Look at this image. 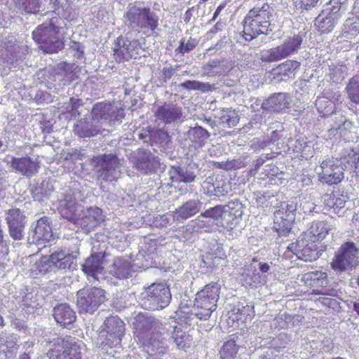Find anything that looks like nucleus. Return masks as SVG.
Wrapping results in <instances>:
<instances>
[{
	"label": "nucleus",
	"mask_w": 359,
	"mask_h": 359,
	"mask_svg": "<svg viewBox=\"0 0 359 359\" xmlns=\"http://www.w3.org/2000/svg\"><path fill=\"white\" fill-rule=\"evenodd\" d=\"M170 338L179 350L187 351L191 346L192 338L191 335L183 330L180 326L175 325L172 327Z\"/></svg>",
	"instance_id": "nucleus-39"
},
{
	"label": "nucleus",
	"mask_w": 359,
	"mask_h": 359,
	"mask_svg": "<svg viewBox=\"0 0 359 359\" xmlns=\"http://www.w3.org/2000/svg\"><path fill=\"white\" fill-rule=\"evenodd\" d=\"M53 190L52 184L48 182L43 181L40 185H37L32 189V195L35 201H41L43 198L48 197Z\"/></svg>",
	"instance_id": "nucleus-53"
},
{
	"label": "nucleus",
	"mask_w": 359,
	"mask_h": 359,
	"mask_svg": "<svg viewBox=\"0 0 359 359\" xmlns=\"http://www.w3.org/2000/svg\"><path fill=\"white\" fill-rule=\"evenodd\" d=\"M105 251L93 252L90 257L82 264V271L88 277L98 280L99 275H102Z\"/></svg>",
	"instance_id": "nucleus-27"
},
{
	"label": "nucleus",
	"mask_w": 359,
	"mask_h": 359,
	"mask_svg": "<svg viewBox=\"0 0 359 359\" xmlns=\"http://www.w3.org/2000/svg\"><path fill=\"white\" fill-rule=\"evenodd\" d=\"M210 135V133L207 129L197 123L194 126L189 127L187 132V140L189 141L188 155L193 152V154H191L192 158L194 156L198 155L199 150L207 144Z\"/></svg>",
	"instance_id": "nucleus-22"
},
{
	"label": "nucleus",
	"mask_w": 359,
	"mask_h": 359,
	"mask_svg": "<svg viewBox=\"0 0 359 359\" xmlns=\"http://www.w3.org/2000/svg\"><path fill=\"white\" fill-rule=\"evenodd\" d=\"M203 194L208 196L222 197L227 195L231 188L222 175L210 176L202 184Z\"/></svg>",
	"instance_id": "nucleus-24"
},
{
	"label": "nucleus",
	"mask_w": 359,
	"mask_h": 359,
	"mask_svg": "<svg viewBox=\"0 0 359 359\" xmlns=\"http://www.w3.org/2000/svg\"><path fill=\"white\" fill-rule=\"evenodd\" d=\"M348 97L355 104L359 102V71L352 77L346 88Z\"/></svg>",
	"instance_id": "nucleus-51"
},
{
	"label": "nucleus",
	"mask_w": 359,
	"mask_h": 359,
	"mask_svg": "<svg viewBox=\"0 0 359 359\" xmlns=\"http://www.w3.org/2000/svg\"><path fill=\"white\" fill-rule=\"evenodd\" d=\"M48 359H83L81 344L76 338L65 336L45 339Z\"/></svg>",
	"instance_id": "nucleus-4"
},
{
	"label": "nucleus",
	"mask_w": 359,
	"mask_h": 359,
	"mask_svg": "<svg viewBox=\"0 0 359 359\" xmlns=\"http://www.w3.org/2000/svg\"><path fill=\"white\" fill-rule=\"evenodd\" d=\"M344 154H346L347 160L349 161V165H347V168L353 169V172L356 174H359V149L358 151H354L352 149H345L343 151Z\"/></svg>",
	"instance_id": "nucleus-61"
},
{
	"label": "nucleus",
	"mask_w": 359,
	"mask_h": 359,
	"mask_svg": "<svg viewBox=\"0 0 359 359\" xmlns=\"http://www.w3.org/2000/svg\"><path fill=\"white\" fill-rule=\"evenodd\" d=\"M11 168L17 173L30 178L36 175L40 168V162L28 156L22 157H11Z\"/></svg>",
	"instance_id": "nucleus-23"
},
{
	"label": "nucleus",
	"mask_w": 359,
	"mask_h": 359,
	"mask_svg": "<svg viewBox=\"0 0 359 359\" xmlns=\"http://www.w3.org/2000/svg\"><path fill=\"white\" fill-rule=\"evenodd\" d=\"M299 67V62L287 60L271 70V81L279 83L293 79Z\"/></svg>",
	"instance_id": "nucleus-29"
},
{
	"label": "nucleus",
	"mask_w": 359,
	"mask_h": 359,
	"mask_svg": "<svg viewBox=\"0 0 359 359\" xmlns=\"http://www.w3.org/2000/svg\"><path fill=\"white\" fill-rule=\"evenodd\" d=\"M295 153H299L303 157L311 156L313 152V144L311 142H308L304 138H299L296 140L293 147Z\"/></svg>",
	"instance_id": "nucleus-52"
},
{
	"label": "nucleus",
	"mask_w": 359,
	"mask_h": 359,
	"mask_svg": "<svg viewBox=\"0 0 359 359\" xmlns=\"http://www.w3.org/2000/svg\"><path fill=\"white\" fill-rule=\"evenodd\" d=\"M35 116L43 134H50L53 131V125L55 121L53 118H48L46 114L43 113L37 114Z\"/></svg>",
	"instance_id": "nucleus-57"
},
{
	"label": "nucleus",
	"mask_w": 359,
	"mask_h": 359,
	"mask_svg": "<svg viewBox=\"0 0 359 359\" xmlns=\"http://www.w3.org/2000/svg\"><path fill=\"white\" fill-rule=\"evenodd\" d=\"M100 337H105L104 344L112 347L118 345L125 333V323L116 316L107 317L101 326Z\"/></svg>",
	"instance_id": "nucleus-15"
},
{
	"label": "nucleus",
	"mask_w": 359,
	"mask_h": 359,
	"mask_svg": "<svg viewBox=\"0 0 359 359\" xmlns=\"http://www.w3.org/2000/svg\"><path fill=\"white\" fill-rule=\"evenodd\" d=\"M171 299L170 290L166 283H153L148 287H144L139 303L145 309L161 310L169 305Z\"/></svg>",
	"instance_id": "nucleus-7"
},
{
	"label": "nucleus",
	"mask_w": 359,
	"mask_h": 359,
	"mask_svg": "<svg viewBox=\"0 0 359 359\" xmlns=\"http://www.w3.org/2000/svg\"><path fill=\"white\" fill-rule=\"evenodd\" d=\"M343 36L347 39H353L359 34V20L355 18H347L342 28Z\"/></svg>",
	"instance_id": "nucleus-47"
},
{
	"label": "nucleus",
	"mask_w": 359,
	"mask_h": 359,
	"mask_svg": "<svg viewBox=\"0 0 359 359\" xmlns=\"http://www.w3.org/2000/svg\"><path fill=\"white\" fill-rule=\"evenodd\" d=\"M329 228L326 222L323 221H314L310 228L302 235L306 238L317 242L323 240L328 233Z\"/></svg>",
	"instance_id": "nucleus-40"
},
{
	"label": "nucleus",
	"mask_w": 359,
	"mask_h": 359,
	"mask_svg": "<svg viewBox=\"0 0 359 359\" xmlns=\"http://www.w3.org/2000/svg\"><path fill=\"white\" fill-rule=\"evenodd\" d=\"M111 103L98 102L95 104L91 111L92 118L97 122L105 123L109 116Z\"/></svg>",
	"instance_id": "nucleus-48"
},
{
	"label": "nucleus",
	"mask_w": 359,
	"mask_h": 359,
	"mask_svg": "<svg viewBox=\"0 0 359 359\" xmlns=\"http://www.w3.org/2000/svg\"><path fill=\"white\" fill-rule=\"evenodd\" d=\"M341 95L339 91L333 92L325 90L322 96L317 98L315 105L322 116L332 114L336 109V103L339 100Z\"/></svg>",
	"instance_id": "nucleus-28"
},
{
	"label": "nucleus",
	"mask_w": 359,
	"mask_h": 359,
	"mask_svg": "<svg viewBox=\"0 0 359 359\" xmlns=\"http://www.w3.org/2000/svg\"><path fill=\"white\" fill-rule=\"evenodd\" d=\"M358 250L353 242H345L335 252L331 262L332 269L341 273L351 270L356 263Z\"/></svg>",
	"instance_id": "nucleus-12"
},
{
	"label": "nucleus",
	"mask_w": 359,
	"mask_h": 359,
	"mask_svg": "<svg viewBox=\"0 0 359 359\" xmlns=\"http://www.w3.org/2000/svg\"><path fill=\"white\" fill-rule=\"evenodd\" d=\"M242 280L246 285L257 287L265 283V277L257 271L256 266L252 264L245 265L241 272Z\"/></svg>",
	"instance_id": "nucleus-37"
},
{
	"label": "nucleus",
	"mask_w": 359,
	"mask_h": 359,
	"mask_svg": "<svg viewBox=\"0 0 359 359\" xmlns=\"http://www.w3.org/2000/svg\"><path fill=\"white\" fill-rule=\"evenodd\" d=\"M287 249L297 256L299 259L305 262H312L319 257V251L316 242L310 241L301 236L296 243L288 245Z\"/></svg>",
	"instance_id": "nucleus-21"
},
{
	"label": "nucleus",
	"mask_w": 359,
	"mask_h": 359,
	"mask_svg": "<svg viewBox=\"0 0 359 359\" xmlns=\"http://www.w3.org/2000/svg\"><path fill=\"white\" fill-rule=\"evenodd\" d=\"M220 60H210L202 66V72L203 76H212L221 73Z\"/></svg>",
	"instance_id": "nucleus-59"
},
{
	"label": "nucleus",
	"mask_w": 359,
	"mask_h": 359,
	"mask_svg": "<svg viewBox=\"0 0 359 359\" xmlns=\"http://www.w3.org/2000/svg\"><path fill=\"white\" fill-rule=\"evenodd\" d=\"M298 203V198L294 197L276 205L273 212V229L278 236H285L291 231Z\"/></svg>",
	"instance_id": "nucleus-9"
},
{
	"label": "nucleus",
	"mask_w": 359,
	"mask_h": 359,
	"mask_svg": "<svg viewBox=\"0 0 359 359\" xmlns=\"http://www.w3.org/2000/svg\"><path fill=\"white\" fill-rule=\"evenodd\" d=\"M41 4V0H17L18 8L27 14L39 13Z\"/></svg>",
	"instance_id": "nucleus-50"
},
{
	"label": "nucleus",
	"mask_w": 359,
	"mask_h": 359,
	"mask_svg": "<svg viewBox=\"0 0 359 359\" xmlns=\"http://www.w3.org/2000/svg\"><path fill=\"white\" fill-rule=\"evenodd\" d=\"M105 291L97 287L79 290L76 293V306L79 313H93L107 298Z\"/></svg>",
	"instance_id": "nucleus-11"
},
{
	"label": "nucleus",
	"mask_w": 359,
	"mask_h": 359,
	"mask_svg": "<svg viewBox=\"0 0 359 359\" xmlns=\"http://www.w3.org/2000/svg\"><path fill=\"white\" fill-rule=\"evenodd\" d=\"M130 161L135 168L144 174L154 172L160 167L159 158L149 149L142 148L131 155Z\"/></svg>",
	"instance_id": "nucleus-20"
},
{
	"label": "nucleus",
	"mask_w": 359,
	"mask_h": 359,
	"mask_svg": "<svg viewBox=\"0 0 359 359\" xmlns=\"http://www.w3.org/2000/svg\"><path fill=\"white\" fill-rule=\"evenodd\" d=\"M302 281L311 287H325L328 284L326 273L315 271L303 274Z\"/></svg>",
	"instance_id": "nucleus-42"
},
{
	"label": "nucleus",
	"mask_w": 359,
	"mask_h": 359,
	"mask_svg": "<svg viewBox=\"0 0 359 359\" xmlns=\"http://www.w3.org/2000/svg\"><path fill=\"white\" fill-rule=\"evenodd\" d=\"M81 200V191L76 189H69L65 193L62 198L59 200L57 206V210L61 217L74 223L81 208L79 203Z\"/></svg>",
	"instance_id": "nucleus-14"
},
{
	"label": "nucleus",
	"mask_w": 359,
	"mask_h": 359,
	"mask_svg": "<svg viewBox=\"0 0 359 359\" xmlns=\"http://www.w3.org/2000/svg\"><path fill=\"white\" fill-rule=\"evenodd\" d=\"M259 58L262 62L265 63L273 62L283 59L278 46L267 50H262L259 53Z\"/></svg>",
	"instance_id": "nucleus-56"
},
{
	"label": "nucleus",
	"mask_w": 359,
	"mask_h": 359,
	"mask_svg": "<svg viewBox=\"0 0 359 359\" xmlns=\"http://www.w3.org/2000/svg\"><path fill=\"white\" fill-rule=\"evenodd\" d=\"M163 334H156L148 337L143 343L144 351L150 356H162L168 351L166 340Z\"/></svg>",
	"instance_id": "nucleus-32"
},
{
	"label": "nucleus",
	"mask_w": 359,
	"mask_h": 359,
	"mask_svg": "<svg viewBox=\"0 0 359 359\" xmlns=\"http://www.w3.org/2000/svg\"><path fill=\"white\" fill-rule=\"evenodd\" d=\"M142 46L137 39H130L128 36H120L113 47L114 59L118 62L136 58L140 53Z\"/></svg>",
	"instance_id": "nucleus-16"
},
{
	"label": "nucleus",
	"mask_w": 359,
	"mask_h": 359,
	"mask_svg": "<svg viewBox=\"0 0 359 359\" xmlns=\"http://www.w3.org/2000/svg\"><path fill=\"white\" fill-rule=\"evenodd\" d=\"M123 161L115 154H104L93 156L90 165L99 180L111 182L119 177Z\"/></svg>",
	"instance_id": "nucleus-8"
},
{
	"label": "nucleus",
	"mask_w": 359,
	"mask_h": 359,
	"mask_svg": "<svg viewBox=\"0 0 359 359\" xmlns=\"http://www.w3.org/2000/svg\"><path fill=\"white\" fill-rule=\"evenodd\" d=\"M254 313V306L252 303L243 299L233 305L231 311L228 312L229 318L233 322L242 321L245 323L250 319Z\"/></svg>",
	"instance_id": "nucleus-36"
},
{
	"label": "nucleus",
	"mask_w": 359,
	"mask_h": 359,
	"mask_svg": "<svg viewBox=\"0 0 359 359\" xmlns=\"http://www.w3.org/2000/svg\"><path fill=\"white\" fill-rule=\"evenodd\" d=\"M74 132L80 137H90L100 133V130L86 118L81 119L74 125Z\"/></svg>",
	"instance_id": "nucleus-41"
},
{
	"label": "nucleus",
	"mask_w": 359,
	"mask_h": 359,
	"mask_svg": "<svg viewBox=\"0 0 359 359\" xmlns=\"http://www.w3.org/2000/svg\"><path fill=\"white\" fill-rule=\"evenodd\" d=\"M46 16V20L32 32V38L44 52L57 53L64 46L58 36L63 20L55 12L47 13Z\"/></svg>",
	"instance_id": "nucleus-1"
},
{
	"label": "nucleus",
	"mask_w": 359,
	"mask_h": 359,
	"mask_svg": "<svg viewBox=\"0 0 359 359\" xmlns=\"http://www.w3.org/2000/svg\"><path fill=\"white\" fill-rule=\"evenodd\" d=\"M273 9L269 4L250 9L243 22V33L247 41H251L261 34H268L272 31L271 18Z\"/></svg>",
	"instance_id": "nucleus-2"
},
{
	"label": "nucleus",
	"mask_w": 359,
	"mask_h": 359,
	"mask_svg": "<svg viewBox=\"0 0 359 359\" xmlns=\"http://www.w3.org/2000/svg\"><path fill=\"white\" fill-rule=\"evenodd\" d=\"M66 104L65 110H63L62 113L65 118L72 119L81 115L83 106L82 100L76 97H70L69 102Z\"/></svg>",
	"instance_id": "nucleus-44"
},
{
	"label": "nucleus",
	"mask_w": 359,
	"mask_h": 359,
	"mask_svg": "<svg viewBox=\"0 0 359 359\" xmlns=\"http://www.w3.org/2000/svg\"><path fill=\"white\" fill-rule=\"evenodd\" d=\"M352 128V123L341 116L339 121L335 122L334 125L329 130L330 135H335L339 133L341 137L345 136L346 132Z\"/></svg>",
	"instance_id": "nucleus-55"
},
{
	"label": "nucleus",
	"mask_w": 359,
	"mask_h": 359,
	"mask_svg": "<svg viewBox=\"0 0 359 359\" xmlns=\"http://www.w3.org/2000/svg\"><path fill=\"white\" fill-rule=\"evenodd\" d=\"M155 116L165 124L182 123L185 118L182 108L172 102H165L158 107L155 111Z\"/></svg>",
	"instance_id": "nucleus-25"
},
{
	"label": "nucleus",
	"mask_w": 359,
	"mask_h": 359,
	"mask_svg": "<svg viewBox=\"0 0 359 359\" xmlns=\"http://www.w3.org/2000/svg\"><path fill=\"white\" fill-rule=\"evenodd\" d=\"M280 154V152H273L271 154H266L259 156L256 160L253 161V162L252 163V168L249 170L250 175H255L259 170V168L262 165H263V164L266 162V160L272 159Z\"/></svg>",
	"instance_id": "nucleus-62"
},
{
	"label": "nucleus",
	"mask_w": 359,
	"mask_h": 359,
	"mask_svg": "<svg viewBox=\"0 0 359 359\" xmlns=\"http://www.w3.org/2000/svg\"><path fill=\"white\" fill-rule=\"evenodd\" d=\"M53 316L55 322L62 327H68L76 320V311L67 303H61L54 306Z\"/></svg>",
	"instance_id": "nucleus-31"
},
{
	"label": "nucleus",
	"mask_w": 359,
	"mask_h": 359,
	"mask_svg": "<svg viewBox=\"0 0 359 359\" xmlns=\"http://www.w3.org/2000/svg\"><path fill=\"white\" fill-rule=\"evenodd\" d=\"M149 144L156 151L169 154L172 152V142L168 133L152 127Z\"/></svg>",
	"instance_id": "nucleus-30"
},
{
	"label": "nucleus",
	"mask_w": 359,
	"mask_h": 359,
	"mask_svg": "<svg viewBox=\"0 0 359 359\" xmlns=\"http://www.w3.org/2000/svg\"><path fill=\"white\" fill-rule=\"evenodd\" d=\"M78 66L74 63L62 62L53 69L52 79L59 86H67L78 78Z\"/></svg>",
	"instance_id": "nucleus-26"
},
{
	"label": "nucleus",
	"mask_w": 359,
	"mask_h": 359,
	"mask_svg": "<svg viewBox=\"0 0 359 359\" xmlns=\"http://www.w3.org/2000/svg\"><path fill=\"white\" fill-rule=\"evenodd\" d=\"M133 325L137 334L142 338L144 334L148 337L149 335L163 334L169 330L168 324H163L160 320L148 313H140L137 315Z\"/></svg>",
	"instance_id": "nucleus-13"
},
{
	"label": "nucleus",
	"mask_w": 359,
	"mask_h": 359,
	"mask_svg": "<svg viewBox=\"0 0 359 359\" xmlns=\"http://www.w3.org/2000/svg\"><path fill=\"white\" fill-rule=\"evenodd\" d=\"M228 208L227 211L230 216L235 219L241 218L243 214V206L239 200L231 201L226 205Z\"/></svg>",
	"instance_id": "nucleus-63"
},
{
	"label": "nucleus",
	"mask_w": 359,
	"mask_h": 359,
	"mask_svg": "<svg viewBox=\"0 0 359 359\" xmlns=\"http://www.w3.org/2000/svg\"><path fill=\"white\" fill-rule=\"evenodd\" d=\"M347 75V67L346 65H335L330 67L329 76L336 83L342 81Z\"/></svg>",
	"instance_id": "nucleus-58"
},
{
	"label": "nucleus",
	"mask_w": 359,
	"mask_h": 359,
	"mask_svg": "<svg viewBox=\"0 0 359 359\" xmlns=\"http://www.w3.org/2000/svg\"><path fill=\"white\" fill-rule=\"evenodd\" d=\"M5 220L8 226L9 236L15 241L23 240L27 223L24 212L18 208L10 209L6 212Z\"/></svg>",
	"instance_id": "nucleus-19"
},
{
	"label": "nucleus",
	"mask_w": 359,
	"mask_h": 359,
	"mask_svg": "<svg viewBox=\"0 0 359 359\" xmlns=\"http://www.w3.org/2000/svg\"><path fill=\"white\" fill-rule=\"evenodd\" d=\"M225 206L218 205L213 208H210L205 211L201 212V217L205 218H210L213 220H217L222 217L223 213L226 211L224 210Z\"/></svg>",
	"instance_id": "nucleus-64"
},
{
	"label": "nucleus",
	"mask_w": 359,
	"mask_h": 359,
	"mask_svg": "<svg viewBox=\"0 0 359 359\" xmlns=\"http://www.w3.org/2000/svg\"><path fill=\"white\" fill-rule=\"evenodd\" d=\"M219 122L224 127L232 128L239 122L238 112L231 108L223 109L219 116Z\"/></svg>",
	"instance_id": "nucleus-45"
},
{
	"label": "nucleus",
	"mask_w": 359,
	"mask_h": 359,
	"mask_svg": "<svg viewBox=\"0 0 359 359\" xmlns=\"http://www.w3.org/2000/svg\"><path fill=\"white\" fill-rule=\"evenodd\" d=\"M123 18L126 26L138 33L140 30L154 32L158 26L159 16L149 7L130 6Z\"/></svg>",
	"instance_id": "nucleus-6"
},
{
	"label": "nucleus",
	"mask_w": 359,
	"mask_h": 359,
	"mask_svg": "<svg viewBox=\"0 0 359 359\" xmlns=\"http://www.w3.org/2000/svg\"><path fill=\"white\" fill-rule=\"evenodd\" d=\"M290 96L284 93H274L263 102L262 108L272 112H280L289 108Z\"/></svg>",
	"instance_id": "nucleus-34"
},
{
	"label": "nucleus",
	"mask_w": 359,
	"mask_h": 359,
	"mask_svg": "<svg viewBox=\"0 0 359 359\" xmlns=\"http://www.w3.org/2000/svg\"><path fill=\"white\" fill-rule=\"evenodd\" d=\"M203 208V203L199 199H191L184 203L180 207L174 212L175 219L177 222L186 220Z\"/></svg>",
	"instance_id": "nucleus-35"
},
{
	"label": "nucleus",
	"mask_w": 359,
	"mask_h": 359,
	"mask_svg": "<svg viewBox=\"0 0 359 359\" xmlns=\"http://www.w3.org/2000/svg\"><path fill=\"white\" fill-rule=\"evenodd\" d=\"M290 341V337L287 334L280 333L277 337L271 339L270 342L268 343L269 346L267 350L276 349L280 351L285 348Z\"/></svg>",
	"instance_id": "nucleus-60"
},
{
	"label": "nucleus",
	"mask_w": 359,
	"mask_h": 359,
	"mask_svg": "<svg viewBox=\"0 0 359 359\" xmlns=\"http://www.w3.org/2000/svg\"><path fill=\"white\" fill-rule=\"evenodd\" d=\"M79 250L77 246L74 249H58L50 255L42 256L37 263L41 273L68 269L74 271L78 266L77 259Z\"/></svg>",
	"instance_id": "nucleus-3"
},
{
	"label": "nucleus",
	"mask_w": 359,
	"mask_h": 359,
	"mask_svg": "<svg viewBox=\"0 0 359 359\" xmlns=\"http://www.w3.org/2000/svg\"><path fill=\"white\" fill-rule=\"evenodd\" d=\"M238 346L234 340H229L226 341L220 351L221 359H239L238 355Z\"/></svg>",
	"instance_id": "nucleus-49"
},
{
	"label": "nucleus",
	"mask_w": 359,
	"mask_h": 359,
	"mask_svg": "<svg viewBox=\"0 0 359 359\" xmlns=\"http://www.w3.org/2000/svg\"><path fill=\"white\" fill-rule=\"evenodd\" d=\"M132 271L130 262L124 258L115 259L114 263L109 267V273L119 279L128 278L131 276Z\"/></svg>",
	"instance_id": "nucleus-38"
},
{
	"label": "nucleus",
	"mask_w": 359,
	"mask_h": 359,
	"mask_svg": "<svg viewBox=\"0 0 359 359\" xmlns=\"http://www.w3.org/2000/svg\"><path fill=\"white\" fill-rule=\"evenodd\" d=\"M303 39L301 35H294L288 38L283 43L278 46L283 58L296 53L300 48Z\"/></svg>",
	"instance_id": "nucleus-43"
},
{
	"label": "nucleus",
	"mask_w": 359,
	"mask_h": 359,
	"mask_svg": "<svg viewBox=\"0 0 359 359\" xmlns=\"http://www.w3.org/2000/svg\"><path fill=\"white\" fill-rule=\"evenodd\" d=\"M349 165L346 154L343 151L339 158L327 159L320 165L321 172H319L320 180L328 184H337L344 179V171Z\"/></svg>",
	"instance_id": "nucleus-10"
},
{
	"label": "nucleus",
	"mask_w": 359,
	"mask_h": 359,
	"mask_svg": "<svg viewBox=\"0 0 359 359\" xmlns=\"http://www.w3.org/2000/svg\"><path fill=\"white\" fill-rule=\"evenodd\" d=\"M51 224V219L46 216L32 223L28 232V242L37 245H45L50 242L53 238Z\"/></svg>",
	"instance_id": "nucleus-17"
},
{
	"label": "nucleus",
	"mask_w": 359,
	"mask_h": 359,
	"mask_svg": "<svg viewBox=\"0 0 359 359\" xmlns=\"http://www.w3.org/2000/svg\"><path fill=\"white\" fill-rule=\"evenodd\" d=\"M28 52L29 48L27 45L8 42L6 43L2 57L8 64H13L25 60Z\"/></svg>",
	"instance_id": "nucleus-33"
},
{
	"label": "nucleus",
	"mask_w": 359,
	"mask_h": 359,
	"mask_svg": "<svg viewBox=\"0 0 359 359\" xmlns=\"http://www.w3.org/2000/svg\"><path fill=\"white\" fill-rule=\"evenodd\" d=\"M104 220L102 209L98 207H90L82 212L81 217H76L74 224L85 233H89Z\"/></svg>",
	"instance_id": "nucleus-18"
},
{
	"label": "nucleus",
	"mask_w": 359,
	"mask_h": 359,
	"mask_svg": "<svg viewBox=\"0 0 359 359\" xmlns=\"http://www.w3.org/2000/svg\"><path fill=\"white\" fill-rule=\"evenodd\" d=\"M109 111V116L105 123H109L111 125L120 124L122 123L125 117V112L123 108L111 104Z\"/></svg>",
	"instance_id": "nucleus-54"
},
{
	"label": "nucleus",
	"mask_w": 359,
	"mask_h": 359,
	"mask_svg": "<svg viewBox=\"0 0 359 359\" xmlns=\"http://www.w3.org/2000/svg\"><path fill=\"white\" fill-rule=\"evenodd\" d=\"M338 22L334 20L326 18L318 14L315 19V26L320 34H327L331 33Z\"/></svg>",
	"instance_id": "nucleus-46"
},
{
	"label": "nucleus",
	"mask_w": 359,
	"mask_h": 359,
	"mask_svg": "<svg viewBox=\"0 0 359 359\" xmlns=\"http://www.w3.org/2000/svg\"><path fill=\"white\" fill-rule=\"evenodd\" d=\"M221 285L217 282H211L196 294L194 306L191 316H194L200 320L209 319L212 313L217 309Z\"/></svg>",
	"instance_id": "nucleus-5"
}]
</instances>
